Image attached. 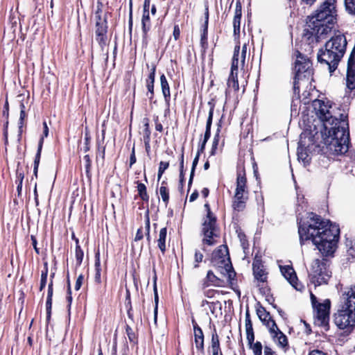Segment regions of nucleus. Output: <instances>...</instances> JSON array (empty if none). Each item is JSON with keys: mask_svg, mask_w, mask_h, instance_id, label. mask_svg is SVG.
<instances>
[{"mask_svg": "<svg viewBox=\"0 0 355 355\" xmlns=\"http://www.w3.org/2000/svg\"><path fill=\"white\" fill-rule=\"evenodd\" d=\"M103 3L101 1L97 2L96 10L95 11V21H102L105 20V16L102 17Z\"/></svg>", "mask_w": 355, "mask_h": 355, "instance_id": "46", "label": "nucleus"}, {"mask_svg": "<svg viewBox=\"0 0 355 355\" xmlns=\"http://www.w3.org/2000/svg\"><path fill=\"white\" fill-rule=\"evenodd\" d=\"M160 85L164 101L166 105V109L164 111V116H166V115L170 112L171 92L169 84L164 73L160 76Z\"/></svg>", "mask_w": 355, "mask_h": 355, "instance_id": "24", "label": "nucleus"}, {"mask_svg": "<svg viewBox=\"0 0 355 355\" xmlns=\"http://www.w3.org/2000/svg\"><path fill=\"white\" fill-rule=\"evenodd\" d=\"M211 125H212V120L210 121V120L207 119L205 132L203 139H202V140H204V141H208V140L209 139V138L211 137Z\"/></svg>", "mask_w": 355, "mask_h": 355, "instance_id": "53", "label": "nucleus"}, {"mask_svg": "<svg viewBox=\"0 0 355 355\" xmlns=\"http://www.w3.org/2000/svg\"><path fill=\"white\" fill-rule=\"evenodd\" d=\"M150 220L149 217V209H147L145 214V236L146 238V241L148 245L150 244L151 242V236H150Z\"/></svg>", "mask_w": 355, "mask_h": 355, "instance_id": "41", "label": "nucleus"}, {"mask_svg": "<svg viewBox=\"0 0 355 355\" xmlns=\"http://www.w3.org/2000/svg\"><path fill=\"white\" fill-rule=\"evenodd\" d=\"M221 118H223V116ZM217 126H218L217 130H216V132L214 135V139L212 141L211 148L209 152L210 156H213L216 154V151L218 149V146L220 138V129L222 128V119H220L219 120V121L217 124Z\"/></svg>", "mask_w": 355, "mask_h": 355, "instance_id": "30", "label": "nucleus"}, {"mask_svg": "<svg viewBox=\"0 0 355 355\" xmlns=\"http://www.w3.org/2000/svg\"><path fill=\"white\" fill-rule=\"evenodd\" d=\"M337 0H324L307 17V20L320 26L322 31L331 32L338 21Z\"/></svg>", "mask_w": 355, "mask_h": 355, "instance_id": "6", "label": "nucleus"}, {"mask_svg": "<svg viewBox=\"0 0 355 355\" xmlns=\"http://www.w3.org/2000/svg\"><path fill=\"white\" fill-rule=\"evenodd\" d=\"M329 261L323 257L322 259H315L311 266V272L309 277L311 284L315 286L327 284L331 277V271L329 269Z\"/></svg>", "mask_w": 355, "mask_h": 355, "instance_id": "11", "label": "nucleus"}, {"mask_svg": "<svg viewBox=\"0 0 355 355\" xmlns=\"http://www.w3.org/2000/svg\"><path fill=\"white\" fill-rule=\"evenodd\" d=\"M159 190L162 200L164 202L165 207H167L169 203L170 193L168 182L166 180H163L162 182Z\"/></svg>", "mask_w": 355, "mask_h": 355, "instance_id": "35", "label": "nucleus"}, {"mask_svg": "<svg viewBox=\"0 0 355 355\" xmlns=\"http://www.w3.org/2000/svg\"><path fill=\"white\" fill-rule=\"evenodd\" d=\"M293 56L295 58V60L293 67L294 77L292 103L294 104L295 101H299L306 105L311 101L309 98L310 92L304 91L302 94L303 98L300 101V85L311 84L314 80L313 63L307 55L302 53L298 49L295 51Z\"/></svg>", "mask_w": 355, "mask_h": 355, "instance_id": "3", "label": "nucleus"}, {"mask_svg": "<svg viewBox=\"0 0 355 355\" xmlns=\"http://www.w3.org/2000/svg\"><path fill=\"white\" fill-rule=\"evenodd\" d=\"M301 245L311 241L323 257L332 255L339 239L340 229L321 216L309 212L304 219L297 221Z\"/></svg>", "mask_w": 355, "mask_h": 355, "instance_id": "1", "label": "nucleus"}, {"mask_svg": "<svg viewBox=\"0 0 355 355\" xmlns=\"http://www.w3.org/2000/svg\"><path fill=\"white\" fill-rule=\"evenodd\" d=\"M334 322L346 335L355 327V284L343 294L338 309L334 314Z\"/></svg>", "mask_w": 355, "mask_h": 355, "instance_id": "5", "label": "nucleus"}, {"mask_svg": "<svg viewBox=\"0 0 355 355\" xmlns=\"http://www.w3.org/2000/svg\"><path fill=\"white\" fill-rule=\"evenodd\" d=\"M169 167V162L161 161L159 164L157 178L160 180L165 171Z\"/></svg>", "mask_w": 355, "mask_h": 355, "instance_id": "51", "label": "nucleus"}, {"mask_svg": "<svg viewBox=\"0 0 355 355\" xmlns=\"http://www.w3.org/2000/svg\"><path fill=\"white\" fill-rule=\"evenodd\" d=\"M84 139H85V142H84V146H83V151H84V153H87V152L90 150V148H91V140H92L90 132H89V130L88 129V127L85 128V138H84Z\"/></svg>", "mask_w": 355, "mask_h": 355, "instance_id": "43", "label": "nucleus"}, {"mask_svg": "<svg viewBox=\"0 0 355 355\" xmlns=\"http://www.w3.org/2000/svg\"><path fill=\"white\" fill-rule=\"evenodd\" d=\"M227 88L225 90V96L227 97L228 89L232 88L234 92H238L239 90V83L237 74H230L227 80Z\"/></svg>", "mask_w": 355, "mask_h": 355, "instance_id": "34", "label": "nucleus"}, {"mask_svg": "<svg viewBox=\"0 0 355 355\" xmlns=\"http://www.w3.org/2000/svg\"><path fill=\"white\" fill-rule=\"evenodd\" d=\"M280 348L287 350L289 347L287 336L282 331L277 332L275 340H273Z\"/></svg>", "mask_w": 355, "mask_h": 355, "instance_id": "36", "label": "nucleus"}, {"mask_svg": "<svg viewBox=\"0 0 355 355\" xmlns=\"http://www.w3.org/2000/svg\"><path fill=\"white\" fill-rule=\"evenodd\" d=\"M263 324H265L268 328L269 332L272 340H275V337H277V332H279L281 330L279 329L275 320L272 318H269V319H268V320Z\"/></svg>", "mask_w": 355, "mask_h": 355, "instance_id": "37", "label": "nucleus"}, {"mask_svg": "<svg viewBox=\"0 0 355 355\" xmlns=\"http://www.w3.org/2000/svg\"><path fill=\"white\" fill-rule=\"evenodd\" d=\"M255 309L256 313L259 318V320L264 323L269 319V318H272L270 315V313L269 311H268L264 306L261 304V303L259 301H257L255 304Z\"/></svg>", "mask_w": 355, "mask_h": 355, "instance_id": "31", "label": "nucleus"}, {"mask_svg": "<svg viewBox=\"0 0 355 355\" xmlns=\"http://www.w3.org/2000/svg\"><path fill=\"white\" fill-rule=\"evenodd\" d=\"M166 238H167V227H164L160 229L159 232L158 239H157V247L160 250L162 254L164 255L166 251Z\"/></svg>", "mask_w": 355, "mask_h": 355, "instance_id": "29", "label": "nucleus"}, {"mask_svg": "<svg viewBox=\"0 0 355 355\" xmlns=\"http://www.w3.org/2000/svg\"><path fill=\"white\" fill-rule=\"evenodd\" d=\"M207 104L209 107L207 120L213 121L214 112V109H215L216 104V100L213 98L210 99V101H208Z\"/></svg>", "mask_w": 355, "mask_h": 355, "instance_id": "52", "label": "nucleus"}, {"mask_svg": "<svg viewBox=\"0 0 355 355\" xmlns=\"http://www.w3.org/2000/svg\"><path fill=\"white\" fill-rule=\"evenodd\" d=\"M209 6L207 3L205 6V21L200 27V55L201 59L204 60L205 59L206 53L209 48L208 43V26H209Z\"/></svg>", "mask_w": 355, "mask_h": 355, "instance_id": "16", "label": "nucleus"}, {"mask_svg": "<svg viewBox=\"0 0 355 355\" xmlns=\"http://www.w3.org/2000/svg\"><path fill=\"white\" fill-rule=\"evenodd\" d=\"M203 257V254L200 251L196 250L194 255L195 263L193 266L195 268L199 267V263L202 261Z\"/></svg>", "mask_w": 355, "mask_h": 355, "instance_id": "58", "label": "nucleus"}, {"mask_svg": "<svg viewBox=\"0 0 355 355\" xmlns=\"http://www.w3.org/2000/svg\"><path fill=\"white\" fill-rule=\"evenodd\" d=\"M141 26L142 32V44L143 45L147 46L149 39V32L152 27L150 11H142Z\"/></svg>", "mask_w": 355, "mask_h": 355, "instance_id": "22", "label": "nucleus"}, {"mask_svg": "<svg viewBox=\"0 0 355 355\" xmlns=\"http://www.w3.org/2000/svg\"><path fill=\"white\" fill-rule=\"evenodd\" d=\"M220 293L224 295L225 293L223 291H218L215 289H208L204 292L205 296L208 298L214 297L216 294L218 295Z\"/></svg>", "mask_w": 355, "mask_h": 355, "instance_id": "55", "label": "nucleus"}, {"mask_svg": "<svg viewBox=\"0 0 355 355\" xmlns=\"http://www.w3.org/2000/svg\"><path fill=\"white\" fill-rule=\"evenodd\" d=\"M310 297L311 304L315 312L314 323L322 328L325 331L329 329V313L331 309V301L329 299L325 300L322 303L318 301L315 295L311 291Z\"/></svg>", "mask_w": 355, "mask_h": 355, "instance_id": "12", "label": "nucleus"}, {"mask_svg": "<svg viewBox=\"0 0 355 355\" xmlns=\"http://www.w3.org/2000/svg\"><path fill=\"white\" fill-rule=\"evenodd\" d=\"M191 324L193 329L194 342L196 349L200 353L205 354V336L202 329L198 325L193 317L191 318Z\"/></svg>", "mask_w": 355, "mask_h": 355, "instance_id": "21", "label": "nucleus"}, {"mask_svg": "<svg viewBox=\"0 0 355 355\" xmlns=\"http://www.w3.org/2000/svg\"><path fill=\"white\" fill-rule=\"evenodd\" d=\"M155 72L156 66L153 65L150 70L148 77L146 79V87L147 89L146 96L148 98L150 103H156V101H153L155 97Z\"/></svg>", "mask_w": 355, "mask_h": 355, "instance_id": "23", "label": "nucleus"}, {"mask_svg": "<svg viewBox=\"0 0 355 355\" xmlns=\"http://www.w3.org/2000/svg\"><path fill=\"white\" fill-rule=\"evenodd\" d=\"M242 17V5L240 0L236 2L234 16L233 19L234 35H240V26Z\"/></svg>", "mask_w": 355, "mask_h": 355, "instance_id": "27", "label": "nucleus"}, {"mask_svg": "<svg viewBox=\"0 0 355 355\" xmlns=\"http://www.w3.org/2000/svg\"><path fill=\"white\" fill-rule=\"evenodd\" d=\"M257 286L259 288V293L264 297L271 293V289L268 285V282L264 283L259 282L257 284Z\"/></svg>", "mask_w": 355, "mask_h": 355, "instance_id": "47", "label": "nucleus"}, {"mask_svg": "<svg viewBox=\"0 0 355 355\" xmlns=\"http://www.w3.org/2000/svg\"><path fill=\"white\" fill-rule=\"evenodd\" d=\"M173 36L175 41L180 37V28L178 24H175L173 26Z\"/></svg>", "mask_w": 355, "mask_h": 355, "instance_id": "61", "label": "nucleus"}, {"mask_svg": "<svg viewBox=\"0 0 355 355\" xmlns=\"http://www.w3.org/2000/svg\"><path fill=\"white\" fill-rule=\"evenodd\" d=\"M19 107H20L19 121L25 120L26 118L27 117V114L26 112V107H25V105L23 103V101L20 102Z\"/></svg>", "mask_w": 355, "mask_h": 355, "instance_id": "60", "label": "nucleus"}, {"mask_svg": "<svg viewBox=\"0 0 355 355\" xmlns=\"http://www.w3.org/2000/svg\"><path fill=\"white\" fill-rule=\"evenodd\" d=\"M332 103L327 98L323 99L316 98L312 101V107L316 116L323 122V125L325 122H330L333 119L337 118L338 114L333 115L331 114Z\"/></svg>", "mask_w": 355, "mask_h": 355, "instance_id": "13", "label": "nucleus"}, {"mask_svg": "<svg viewBox=\"0 0 355 355\" xmlns=\"http://www.w3.org/2000/svg\"><path fill=\"white\" fill-rule=\"evenodd\" d=\"M52 304L53 299L52 298H46V325H49L51 318V311H52Z\"/></svg>", "mask_w": 355, "mask_h": 355, "instance_id": "45", "label": "nucleus"}, {"mask_svg": "<svg viewBox=\"0 0 355 355\" xmlns=\"http://www.w3.org/2000/svg\"><path fill=\"white\" fill-rule=\"evenodd\" d=\"M324 126V144L327 152L334 155H343L348 151L349 130L348 114L344 110L338 113L337 118L325 122Z\"/></svg>", "mask_w": 355, "mask_h": 355, "instance_id": "2", "label": "nucleus"}, {"mask_svg": "<svg viewBox=\"0 0 355 355\" xmlns=\"http://www.w3.org/2000/svg\"><path fill=\"white\" fill-rule=\"evenodd\" d=\"M67 302V309L69 311L71 306V303L73 300L72 295H71V284L69 278H67V297H66Z\"/></svg>", "mask_w": 355, "mask_h": 355, "instance_id": "50", "label": "nucleus"}, {"mask_svg": "<svg viewBox=\"0 0 355 355\" xmlns=\"http://www.w3.org/2000/svg\"><path fill=\"white\" fill-rule=\"evenodd\" d=\"M355 90V44L347 60L346 72V94Z\"/></svg>", "mask_w": 355, "mask_h": 355, "instance_id": "17", "label": "nucleus"}, {"mask_svg": "<svg viewBox=\"0 0 355 355\" xmlns=\"http://www.w3.org/2000/svg\"><path fill=\"white\" fill-rule=\"evenodd\" d=\"M236 184V187L232 201V208L234 210L241 212L246 207V202L248 200L249 194L248 180L244 165L237 166Z\"/></svg>", "mask_w": 355, "mask_h": 355, "instance_id": "9", "label": "nucleus"}, {"mask_svg": "<svg viewBox=\"0 0 355 355\" xmlns=\"http://www.w3.org/2000/svg\"><path fill=\"white\" fill-rule=\"evenodd\" d=\"M83 280H84V275L83 274H80L76 281V284H75V290L76 291H79L80 289V288L83 285Z\"/></svg>", "mask_w": 355, "mask_h": 355, "instance_id": "63", "label": "nucleus"}, {"mask_svg": "<svg viewBox=\"0 0 355 355\" xmlns=\"http://www.w3.org/2000/svg\"><path fill=\"white\" fill-rule=\"evenodd\" d=\"M2 116L6 119H9V103L8 99L6 100L2 110Z\"/></svg>", "mask_w": 355, "mask_h": 355, "instance_id": "59", "label": "nucleus"}, {"mask_svg": "<svg viewBox=\"0 0 355 355\" xmlns=\"http://www.w3.org/2000/svg\"><path fill=\"white\" fill-rule=\"evenodd\" d=\"M145 236V231L143 230V227H140L137 232L135 237V241H139L144 239Z\"/></svg>", "mask_w": 355, "mask_h": 355, "instance_id": "62", "label": "nucleus"}, {"mask_svg": "<svg viewBox=\"0 0 355 355\" xmlns=\"http://www.w3.org/2000/svg\"><path fill=\"white\" fill-rule=\"evenodd\" d=\"M330 33L322 31V28L306 20V25L304 29L300 42V51H304L311 54L313 49L322 39L327 37Z\"/></svg>", "mask_w": 355, "mask_h": 355, "instance_id": "10", "label": "nucleus"}, {"mask_svg": "<svg viewBox=\"0 0 355 355\" xmlns=\"http://www.w3.org/2000/svg\"><path fill=\"white\" fill-rule=\"evenodd\" d=\"M125 306L127 309V315L128 318L131 320L132 322H135L132 302L125 301Z\"/></svg>", "mask_w": 355, "mask_h": 355, "instance_id": "54", "label": "nucleus"}, {"mask_svg": "<svg viewBox=\"0 0 355 355\" xmlns=\"http://www.w3.org/2000/svg\"><path fill=\"white\" fill-rule=\"evenodd\" d=\"M24 178V171L23 170L22 166H21L20 162L17 163V169H16V180L15 183L21 182L23 183V180Z\"/></svg>", "mask_w": 355, "mask_h": 355, "instance_id": "48", "label": "nucleus"}, {"mask_svg": "<svg viewBox=\"0 0 355 355\" xmlns=\"http://www.w3.org/2000/svg\"><path fill=\"white\" fill-rule=\"evenodd\" d=\"M210 263L220 276H228L232 284L236 273L233 268L228 247L226 244L219 245L211 254Z\"/></svg>", "mask_w": 355, "mask_h": 355, "instance_id": "8", "label": "nucleus"}, {"mask_svg": "<svg viewBox=\"0 0 355 355\" xmlns=\"http://www.w3.org/2000/svg\"><path fill=\"white\" fill-rule=\"evenodd\" d=\"M208 348L221 349L220 338L217 333V330L215 326H214V329L211 332L210 345L209 346Z\"/></svg>", "mask_w": 355, "mask_h": 355, "instance_id": "39", "label": "nucleus"}, {"mask_svg": "<svg viewBox=\"0 0 355 355\" xmlns=\"http://www.w3.org/2000/svg\"><path fill=\"white\" fill-rule=\"evenodd\" d=\"M94 280L96 284H102V266L101 263L100 250L98 248L94 253Z\"/></svg>", "mask_w": 355, "mask_h": 355, "instance_id": "26", "label": "nucleus"}, {"mask_svg": "<svg viewBox=\"0 0 355 355\" xmlns=\"http://www.w3.org/2000/svg\"><path fill=\"white\" fill-rule=\"evenodd\" d=\"M83 160L85 162V174L86 177L89 182L92 181V159L89 155H85L83 157Z\"/></svg>", "mask_w": 355, "mask_h": 355, "instance_id": "40", "label": "nucleus"}, {"mask_svg": "<svg viewBox=\"0 0 355 355\" xmlns=\"http://www.w3.org/2000/svg\"><path fill=\"white\" fill-rule=\"evenodd\" d=\"M345 6L349 14L355 16V0H345Z\"/></svg>", "mask_w": 355, "mask_h": 355, "instance_id": "49", "label": "nucleus"}, {"mask_svg": "<svg viewBox=\"0 0 355 355\" xmlns=\"http://www.w3.org/2000/svg\"><path fill=\"white\" fill-rule=\"evenodd\" d=\"M347 45V39L343 34L335 35L319 49L318 62L326 64L331 73L334 72L346 52Z\"/></svg>", "mask_w": 355, "mask_h": 355, "instance_id": "4", "label": "nucleus"}, {"mask_svg": "<svg viewBox=\"0 0 355 355\" xmlns=\"http://www.w3.org/2000/svg\"><path fill=\"white\" fill-rule=\"evenodd\" d=\"M280 270L283 276L296 291L302 292L304 290V286L299 282L296 272L292 266H281Z\"/></svg>", "mask_w": 355, "mask_h": 355, "instance_id": "19", "label": "nucleus"}, {"mask_svg": "<svg viewBox=\"0 0 355 355\" xmlns=\"http://www.w3.org/2000/svg\"><path fill=\"white\" fill-rule=\"evenodd\" d=\"M239 73V58L232 60L231 69L230 74H237Z\"/></svg>", "mask_w": 355, "mask_h": 355, "instance_id": "57", "label": "nucleus"}, {"mask_svg": "<svg viewBox=\"0 0 355 355\" xmlns=\"http://www.w3.org/2000/svg\"><path fill=\"white\" fill-rule=\"evenodd\" d=\"M125 334L128 338L129 342L132 346L137 345L139 343L138 329L135 331L129 324L125 326Z\"/></svg>", "mask_w": 355, "mask_h": 355, "instance_id": "33", "label": "nucleus"}, {"mask_svg": "<svg viewBox=\"0 0 355 355\" xmlns=\"http://www.w3.org/2000/svg\"><path fill=\"white\" fill-rule=\"evenodd\" d=\"M237 236L240 240L241 245L243 250L248 249L249 242L245 232L239 227L236 230Z\"/></svg>", "mask_w": 355, "mask_h": 355, "instance_id": "42", "label": "nucleus"}, {"mask_svg": "<svg viewBox=\"0 0 355 355\" xmlns=\"http://www.w3.org/2000/svg\"><path fill=\"white\" fill-rule=\"evenodd\" d=\"M245 329H253L252 326V322L250 317V310L249 307L247 306L246 311H245Z\"/></svg>", "mask_w": 355, "mask_h": 355, "instance_id": "56", "label": "nucleus"}, {"mask_svg": "<svg viewBox=\"0 0 355 355\" xmlns=\"http://www.w3.org/2000/svg\"><path fill=\"white\" fill-rule=\"evenodd\" d=\"M248 345L249 349L252 351L253 355H263L264 346L260 341L254 342V340H252L248 342Z\"/></svg>", "mask_w": 355, "mask_h": 355, "instance_id": "38", "label": "nucleus"}, {"mask_svg": "<svg viewBox=\"0 0 355 355\" xmlns=\"http://www.w3.org/2000/svg\"><path fill=\"white\" fill-rule=\"evenodd\" d=\"M75 257L76 266H80L82 264L84 257V252L80 246H76Z\"/></svg>", "mask_w": 355, "mask_h": 355, "instance_id": "44", "label": "nucleus"}, {"mask_svg": "<svg viewBox=\"0 0 355 355\" xmlns=\"http://www.w3.org/2000/svg\"><path fill=\"white\" fill-rule=\"evenodd\" d=\"M206 214L202 218L200 234L203 246H214L220 238V227L215 213L211 209L208 202L204 205Z\"/></svg>", "mask_w": 355, "mask_h": 355, "instance_id": "7", "label": "nucleus"}, {"mask_svg": "<svg viewBox=\"0 0 355 355\" xmlns=\"http://www.w3.org/2000/svg\"><path fill=\"white\" fill-rule=\"evenodd\" d=\"M252 272L254 279L260 283L267 282L268 272L260 257H255L252 263Z\"/></svg>", "mask_w": 355, "mask_h": 355, "instance_id": "20", "label": "nucleus"}, {"mask_svg": "<svg viewBox=\"0 0 355 355\" xmlns=\"http://www.w3.org/2000/svg\"><path fill=\"white\" fill-rule=\"evenodd\" d=\"M94 37L101 51H104L105 46L109 45L110 38L108 36L107 13L105 14V20L102 21H95Z\"/></svg>", "mask_w": 355, "mask_h": 355, "instance_id": "15", "label": "nucleus"}, {"mask_svg": "<svg viewBox=\"0 0 355 355\" xmlns=\"http://www.w3.org/2000/svg\"><path fill=\"white\" fill-rule=\"evenodd\" d=\"M105 137V130H102V139L96 140V159H98V157H101L103 162L105 160V145H104V140Z\"/></svg>", "mask_w": 355, "mask_h": 355, "instance_id": "32", "label": "nucleus"}, {"mask_svg": "<svg viewBox=\"0 0 355 355\" xmlns=\"http://www.w3.org/2000/svg\"><path fill=\"white\" fill-rule=\"evenodd\" d=\"M135 184H137V196H135V199L136 200L137 197H139L141 200L143 201L142 205H144V204H146L148 205L150 196L149 194L148 193L146 186L139 180L135 181Z\"/></svg>", "mask_w": 355, "mask_h": 355, "instance_id": "28", "label": "nucleus"}, {"mask_svg": "<svg viewBox=\"0 0 355 355\" xmlns=\"http://www.w3.org/2000/svg\"><path fill=\"white\" fill-rule=\"evenodd\" d=\"M233 282L232 284L229 282L228 276H221V277H219L215 275L213 270H209L205 277L202 279V288L205 289L209 286H230L231 288L234 289V286L237 284L236 277H234Z\"/></svg>", "mask_w": 355, "mask_h": 355, "instance_id": "14", "label": "nucleus"}, {"mask_svg": "<svg viewBox=\"0 0 355 355\" xmlns=\"http://www.w3.org/2000/svg\"><path fill=\"white\" fill-rule=\"evenodd\" d=\"M313 144L311 145L308 144L306 146V144H304V141L301 139L298 143V146L297 149V155L298 159L302 160L304 164H310L311 158L309 154L311 152V148L313 146Z\"/></svg>", "mask_w": 355, "mask_h": 355, "instance_id": "25", "label": "nucleus"}, {"mask_svg": "<svg viewBox=\"0 0 355 355\" xmlns=\"http://www.w3.org/2000/svg\"><path fill=\"white\" fill-rule=\"evenodd\" d=\"M43 125V132L42 135L40 137L38 145H37V152L35 156L34 159V163H33V175L35 178H37V173H38V168L41 159V155H42V150L44 142V139L48 137L49 133V129L47 125V123L46 121H44L42 123Z\"/></svg>", "mask_w": 355, "mask_h": 355, "instance_id": "18", "label": "nucleus"}, {"mask_svg": "<svg viewBox=\"0 0 355 355\" xmlns=\"http://www.w3.org/2000/svg\"><path fill=\"white\" fill-rule=\"evenodd\" d=\"M263 355H278L269 345H264Z\"/></svg>", "mask_w": 355, "mask_h": 355, "instance_id": "64", "label": "nucleus"}]
</instances>
